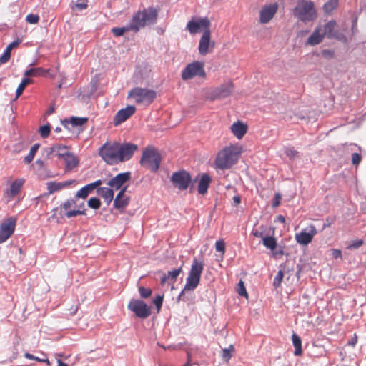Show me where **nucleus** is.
<instances>
[{"label":"nucleus","mask_w":366,"mask_h":366,"mask_svg":"<svg viewBox=\"0 0 366 366\" xmlns=\"http://www.w3.org/2000/svg\"><path fill=\"white\" fill-rule=\"evenodd\" d=\"M50 74V69H44L42 67L31 68L26 70L24 75L26 77L33 76H45L46 74Z\"/></svg>","instance_id":"31"},{"label":"nucleus","mask_w":366,"mask_h":366,"mask_svg":"<svg viewBox=\"0 0 366 366\" xmlns=\"http://www.w3.org/2000/svg\"><path fill=\"white\" fill-rule=\"evenodd\" d=\"M88 206L94 209H98L101 207V202L97 197H92L88 201Z\"/></svg>","instance_id":"41"},{"label":"nucleus","mask_w":366,"mask_h":366,"mask_svg":"<svg viewBox=\"0 0 366 366\" xmlns=\"http://www.w3.org/2000/svg\"><path fill=\"white\" fill-rule=\"evenodd\" d=\"M26 21L29 24H37L39 21V17L36 14H30L26 16Z\"/></svg>","instance_id":"49"},{"label":"nucleus","mask_w":366,"mask_h":366,"mask_svg":"<svg viewBox=\"0 0 366 366\" xmlns=\"http://www.w3.org/2000/svg\"><path fill=\"white\" fill-rule=\"evenodd\" d=\"M11 56L10 54H9L7 52H4V54L0 56V63L1 64H4V63H6L9 59H10Z\"/></svg>","instance_id":"54"},{"label":"nucleus","mask_w":366,"mask_h":366,"mask_svg":"<svg viewBox=\"0 0 366 366\" xmlns=\"http://www.w3.org/2000/svg\"><path fill=\"white\" fill-rule=\"evenodd\" d=\"M171 181L175 188L179 190H186L192 182V177L189 172L181 170L172 174Z\"/></svg>","instance_id":"11"},{"label":"nucleus","mask_w":366,"mask_h":366,"mask_svg":"<svg viewBox=\"0 0 366 366\" xmlns=\"http://www.w3.org/2000/svg\"><path fill=\"white\" fill-rule=\"evenodd\" d=\"M58 365L57 366H69L68 364L63 362L60 360H58Z\"/></svg>","instance_id":"64"},{"label":"nucleus","mask_w":366,"mask_h":366,"mask_svg":"<svg viewBox=\"0 0 366 366\" xmlns=\"http://www.w3.org/2000/svg\"><path fill=\"white\" fill-rule=\"evenodd\" d=\"M357 342V337L355 334L354 337L348 342V345H351L352 347H355Z\"/></svg>","instance_id":"58"},{"label":"nucleus","mask_w":366,"mask_h":366,"mask_svg":"<svg viewBox=\"0 0 366 366\" xmlns=\"http://www.w3.org/2000/svg\"><path fill=\"white\" fill-rule=\"evenodd\" d=\"M139 292L140 296L142 298H147V297H150L152 295V292L151 289L146 288L144 287H140L139 288Z\"/></svg>","instance_id":"45"},{"label":"nucleus","mask_w":366,"mask_h":366,"mask_svg":"<svg viewBox=\"0 0 366 366\" xmlns=\"http://www.w3.org/2000/svg\"><path fill=\"white\" fill-rule=\"evenodd\" d=\"M24 183V180L23 179H18L11 184L10 187L4 192V197L8 202L12 200L20 192Z\"/></svg>","instance_id":"20"},{"label":"nucleus","mask_w":366,"mask_h":366,"mask_svg":"<svg viewBox=\"0 0 366 366\" xmlns=\"http://www.w3.org/2000/svg\"><path fill=\"white\" fill-rule=\"evenodd\" d=\"M281 195L280 194H276L274 196V201L272 202L273 207H277L280 204Z\"/></svg>","instance_id":"56"},{"label":"nucleus","mask_w":366,"mask_h":366,"mask_svg":"<svg viewBox=\"0 0 366 366\" xmlns=\"http://www.w3.org/2000/svg\"><path fill=\"white\" fill-rule=\"evenodd\" d=\"M127 187H124L116 196L114 201V207L117 209H124L129 203L130 197L125 194Z\"/></svg>","instance_id":"22"},{"label":"nucleus","mask_w":366,"mask_h":366,"mask_svg":"<svg viewBox=\"0 0 366 366\" xmlns=\"http://www.w3.org/2000/svg\"><path fill=\"white\" fill-rule=\"evenodd\" d=\"M283 254V250L280 249L279 251H273L272 252V257L274 258H277L278 256H281Z\"/></svg>","instance_id":"60"},{"label":"nucleus","mask_w":366,"mask_h":366,"mask_svg":"<svg viewBox=\"0 0 366 366\" xmlns=\"http://www.w3.org/2000/svg\"><path fill=\"white\" fill-rule=\"evenodd\" d=\"M153 303L157 307V310L159 311L160 308L162 307V303H163V296H160V295L157 296L154 299Z\"/></svg>","instance_id":"50"},{"label":"nucleus","mask_w":366,"mask_h":366,"mask_svg":"<svg viewBox=\"0 0 366 366\" xmlns=\"http://www.w3.org/2000/svg\"><path fill=\"white\" fill-rule=\"evenodd\" d=\"M69 152V148L67 146L56 144L49 148L48 155H54L58 159H64Z\"/></svg>","instance_id":"25"},{"label":"nucleus","mask_w":366,"mask_h":366,"mask_svg":"<svg viewBox=\"0 0 366 366\" xmlns=\"http://www.w3.org/2000/svg\"><path fill=\"white\" fill-rule=\"evenodd\" d=\"M292 343L295 347V355L299 356L302 354V340L300 337L294 333L292 336Z\"/></svg>","instance_id":"33"},{"label":"nucleus","mask_w":366,"mask_h":366,"mask_svg":"<svg viewBox=\"0 0 366 366\" xmlns=\"http://www.w3.org/2000/svg\"><path fill=\"white\" fill-rule=\"evenodd\" d=\"M16 218L11 217L4 220L0 225V244L6 242L14 232Z\"/></svg>","instance_id":"14"},{"label":"nucleus","mask_w":366,"mask_h":366,"mask_svg":"<svg viewBox=\"0 0 366 366\" xmlns=\"http://www.w3.org/2000/svg\"><path fill=\"white\" fill-rule=\"evenodd\" d=\"M203 269L204 264L199 262L196 258L194 259L186 280V284L179 295V299L182 298L185 291L194 290L198 286Z\"/></svg>","instance_id":"5"},{"label":"nucleus","mask_w":366,"mask_h":366,"mask_svg":"<svg viewBox=\"0 0 366 366\" xmlns=\"http://www.w3.org/2000/svg\"><path fill=\"white\" fill-rule=\"evenodd\" d=\"M277 221L281 222V223H285V218L284 216L280 214L277 217Z\"/></svg>","instance_id":"63"},{"label":"nucleus","mask_w":366,"mask_h":366,"mask_svg":"<svg viewBox=\"0 0 366 366\" xmlns=\"http://www.w3.org/2000/svg\"><path fill=\"white\" fill-rule=\"evenodd\" d=\"M215 43L211 41V31L209 29H206L203 31L202 36L200 38L198 50L202 56H205L212 53L214 48Z\"/></svg>","instance_id":"15"},{"label":"nucleus","mask_w":366,"mask_h":366,"mask_svg":"<svg viewBox=\"0 0 366 366\" xmlns=\"http://www.w3.org/2000/svg\"><path fill=\"white\" fill-rule=\"evenodd\" d=\"M210 24V21L207 17L199 18L197 20L188 21L187 29L191 34H194L198 33L200 29H203L204 31L209 29Z\"/></svg>","instance_id":"16"},{"label":"nucleus","mask_w":366,"mask_h":366,"mask_svg":"<svg viewBox=\"0 0 366 366\" xmlns=\"http://www.w3.org/2000/svg\"><path fill=\"white\" fill-rule=\"evenodd\" d=\"M128 308L132 311L137 317L145 319L151 315L150 307L142 300L132 299Z\"/></svg>","instance_id":"12"},{"label":"nucleus","mask_w":366,"mask_h":366,"mask_svg":"<svg viewBox=\"0 0 366 366\" xmlns=\"http://www.w3.org/2000/svg\"><path fill=\"white\" fill-rule=\"evenodd\" d=\"M137 149L138 145L133 143L107 141L100 147L99 155L107 164L115 165L129 160Z\"/></svg>","instance_id":"1"},{"label":"nucleus","mask_w":366,"mask_h":366,"mask_svg":"<svg viewBox=\"0 0 366 366\" xmlns=\"http://www.w3.org/2000/svg\"><path fill=\"white\" fill-rule=\"evenodd\" d=\"M88 121V118L86 117H72L71 119H70V123L73 125V126H81L83 125L84 124L86 123Z\"/></svg>","instance_id":"40"},{"label":"nucleus","mask_w":366,"mask_h":366,"mask_svg":"<svg viewBox=\"0 0 366 366\" xmlns=\"http://www.w3.org/2000/svg\"><path fill=\"white\" fill-rule=\"evenodd\" d=\"M132 178V173L126 172L118 174L114 177L112 178L107 184L112 188L116 189H120L126 182H129Z\"/></svg>","instance_id":"18"},{"label":"nucleus","mask_w":366,"mask_h":366,"mask_svg":"<svg viewBox=\"0 0 366 366\" xmlns=\"http://www.w3.org/2000/svg\"><path fill=\"white\" fill-rule=\"evenodd\" d=\"M237 292H238V294L241 296H244L246 297H248V294H247L246 288L244 285V282L242 280H240L239 282L238 283Z\"/></svg>","instance_id":"47"},{"label":"nucleus","mask_w":366,"mask_h":366,"mask_svg":"<svg viewBox=\"0 0 366 366\" xmlns=\"http://www.w3.org/2000/svg\"><path fill=\"white\" fill-rule=\"evenodd\" d=\"M157 16L158 11L153 7H149L142 11L135 13L131 21L133 31L137 32L140 28L156 23Z\"/></svg>","instance_id":"3"},{"label":"nucleus","mask_w":366,"mask_h":366,"mask_svg":"<svg viewBox=\"0 0 366 366\" xmlns=\"http://www.w3.org/2000/svg\"><path fill=\"white\" fill-rule=\"evenodd\" d=\"M75 180H69L66 182H49L46 183L48 193L47 194H51L56 192H58L64 188L71 186Z\"/></svg>","instance_id":"26"},{"label":"nucleus","mask_w":366,"mask_h":366,"mask_svg":"<svg viewBox=\"0 0 366 366\" xmlns=\"http://www.w3.org/2000/svg\"><path fill=\"white\" fill-rule=\"evenodd\" d=\"M285 153L290 159L296 158L298 155V152L292 147L287 148Z\"/></svg>","instance_id":"46"},{"label":"nucleus","mask_w":366,"mask_h":366,"mask_svg":"<svg viewBox=\"0 0 366 366\" xmlns=\"http://www.w3.org/2000/svg\"><path fill=\"white\" fill-rule=\"evenodd\" d=\"M336 26V21H330L322 26V32L325 36L328 38H335L341 41H346V37L344 34L339 33L335 29Z\"/></svg>","instance_id":"17"},{"label":"nucleus","mask_w":366,"mask_h":366,"mask_svg":"<svg viewBox=\"0 0 366 366\" xmlns=\"http://www.w3.org/2000/svg\"><path fill=\"white\" fill-rule=\"evenodd\" d=\"M51 132V127L49 124L41 126L39 128V132L42 138H47Z\"/></svg>","instance_id":"42"},{"label":"nucleus","mask_w":366,"mask_h":366,"mask_svg":"<svg viewBox=\"0 0 366 366\" xmlns=\"http://www.w3.org/2000/svg\"><path fill=\"white\" fill-rule=\"evenodd\" d=\"M331 224H332V223L328 219H326V222H325L322 226V229L330 227Z\"/></svg>","instance_id":"61"},{"label":"nucleus","mask_w":366,"mask_h":366,"mask_svg":"<svg viewBox=\"0 0 366 366\" xmlns=\"http://www.w3.org/2000/svg\"><path fill=\"white\" fill-rule=\"evenodd\" d=\"M212 182V178L208 174H203L198 184V192L200 194H205Z\"/></svg>","instance_id":"29"},{"label":"nucleus","mask_w":366,"mask_h":366,"mask_svg":"<svg viewBox=\"0 0 366 366\" xmlns=\"http://www.w3.org/2000/svg\"><path fill=\"white\" fill-rule=\"evenodd\" d=\"M133 31L132 24L130 22V24L124 26V27H114L112 29V34L116 36H122L125 32Z\"/></svg>","instance_id":"36"},{"label":"nucleus","mask_w":366,"mask_h":366,"mask_svg":"<svg viewBox=\"0 0 366 366\" xmlns=\"http://www.w3.org/2000/svg\"><path fill=\"white\" fill-rule=\"evenodd\" d=\"M252 234L256 237H262L263 239L264 237V232L263 229L262 230H259V229H253L252 232Z\"/></svg>","instance_id":"55"},{"label":"nucleus","mask_w":366,"mask_h":366,"mask_svg":"<svg viewBox=\"0 0 366 366\" xmlns=\"http://www.w3.org/2000/svg\"><path fill=\"white\" fill-rule=\"evenodd\" d=\"M234 345H230L227 348L223 349L222 354V358L224 360H226L227 362H228L229 360V359L232 357V353L234 352Z\"/></svg>","instance_id":"39"},{"label":"nucleus","mask_w":366,"mask_h":366,"mask_svg":"<svg viewBox=\"0 0 366 366\" xmlns=\"http://www.w3.org/2000/svg\"><path fill=\"white\" fill-rule=\"evenodd\" d=\"M215 249L217 252H220L222 254L225 252V243L224 240L219 239L215 243Z\"/></svg>","instance_id":"48"},{"label":"nucleus","mask_w":366,"mask_h":366,"mask_svg":"<svg viewBox=\"0 0 366 366\" xmlns=\"http://www.w3.org/2000/svg\"><path fill=\"white\" fill-rule=\"evenodd\" d=\"M21 41L19 40H17V41H13L11 42V44H9V46L13 49L14 48H16L19 44H20Z\"/></svg>","instance_id":"59"},{"label":"nucleus","mask_w":366,"mask_h":366,"mask_svg":"<svg viewBox=\"0 0 366 366\" xmlns=\"http://www.w3.org/2000/svg\"><path fill=\"white\" fill-rule=\"evenodd\" d=\"M97 194L101 196L109 205L114 198V191L108 187H99L97 191Z\"/></svg>","instance_id":"32"},{"label":"nucleus","mask_w":366,"mask_h":366,"mask_svg":"<svg viewBox=\"0 0 366 366\" xmlns=\"http://www.w3.org/2000/svg\"><path fill=\"white\" fill-rule=\"evenodd\" d=\"M277 4L264 6L259 13V21L262 24L268 23L275 15L277 11Z\"/></svg>","instance_id":"19"},{"label":"nucleus","mask_w":366,"mask_h":366,"mask_svg":"<svg viewBox=\"0 0 366 366\" xmlns=\"http://www.w3.org/2000/svg\"><path fill=\"white\" fill-rule=\"evenodd\" d=\"M331 255L335 259L342 258V252L337 249H331Z\"/></svg>","instance_id":"53"},{"label":"nucleus","mask_w":366,"mask_h":366,"mask_svg":"<svg viewBox=\"0 0 366 366\" xmlns=\"http://www.w3.org/2000/svg\"><path fill=\"white\" fill-rule=\"evenodd\" d=\"M242 152V147L239 144H230L219 151L214 159V168L222 170L229 169L237 163Z\"/></svg>","instance_id":"2"},{"label":"nucleus","mask_w":366,"mask_h":366,"mask_svg":"<svg viewBox=\"0 0 366 366\" xmlns=\"http://www.w3.org/2000/svg\"><path fill=\"white\" fill-rule=\"evenodd\" d=\"M182 272V266L174 269L172 271H169L167 274H164L161 278V285H164L167 282H169L173 284L176 282L178 276Z\"/></svg>","instance_id":"28"},{"label":"nucleus","mask_w":366,"mask_h":366,"mask_svg":"<svg viewBox=\"0 0 366 366\" xmlns=\"http://www.w3.org/2000/svg\"><path fill=\"white\" fill-rule=\"evenodd\" d=\"M234 89V83L232 80H229L217 87L206 90L204 92V98L209 101L224 99L231 95Z\"/></svg>","instance_id":"9"},{"label":"nucleus","mask_w":366,"mask_h":366,"mask_svg":"<svg viewBox=\"0 0 366 366\" xmlns=\"http://www.w3.org/2000/svg\"><path fill=\"white\" fill-rule=\"evenodd\" d=\"M363 244V241L361 239L352 242L347 248L348 249H357Z\"/></svg>","instance_id":"51"},{"label":"nucleus","mask_w":366,"mask_h":366,"mask_svg":"<svg viewBox=\"0 0 366 366\" xmlns=\"http://www.w3.org/2000/svg\"><path fill=\"white\" fill-rule=\"evenodd\" d=\"M162 161L161 154L154 147H147L142 152L139 163L144 168L156 172L160 166Z\"/></svg>","instance_id":"4"},{"label":"nucleus","mask_w":366,"mask_h":366,"mask_svg":"<svg viewBox=\"0 0 366 366\" xmlns=\"http://www.w3.org/2000/svg\"><path fill=\"white\" fill-rule=\"evenodd\" d=\"M283 277H284L283 272L282 270H280L274 279L273 285L275 287H278L280 285V284L283 280Z\"/></svg>","instance_id":"44"},{"label":"nucleus","mask_w":366,"mask_h":366,"mask_svg":"<svg viewBox=\"0 0 366 366\" xmlns=\"http://www.w3.org/2000/svg\"><path fill=\"white\" fill-rule=\"evenodd\" d=\"M157 97V92L153 89L142 87H134L128 93L127 98L133 100L139 105L147 107L151 104Z\"/></svg>","instance_id":"6"},{"label":"nucleus","mask_w":366,"mask_h":366,"mask_svg":"<svg viewBox=\"0 0 366 366\" xmlns=\"http://www.w3.org/2000/svg\"><path fill=\"white\" fill-rule=\"evenodd\" d=\"M39 148V144H34L31 147L28 155L24 157V162L26 164L31 163L32 162V160L34 159V157L36 152L38 151Z\"/></svg>","instance_id":"37"},{"label":"nucleus","mask_w":366,"mask_h":366,"mask_svg":"<svg viewBox=\"0 0 366 366\" xmlns=\"http://www.w3.org/2000/svg\"><path fill=\"white\" fill-rule=\"evenodd\" d=\"M102 181L100 179L97 180L92 183L88 184L81 188L76 193V198H81L83 199H86L89 194H91L95 189L99 187L102 184Z\"/></svg>","instance_id":"23"},{"label":"nucleus","mask_w":366,"mask_h":366,"mask_svg":"<svg viewBox=\"0 0 366 366\" xmlns=\"http://www.w3.org/2000/svg\"><path fill=\"white\" fill-rule=\"evenodd\" d=\"M24 357L26 359H29V360H36V361L39 362H46L47 365L50 364V362H49V360L47 358L41 359V358H39L38 357H36V356L33 355L31 353H29V352H26L24 354Z\"/></svg>","instance_id":"43"},{"label":"nucleus","mask_w":366,"mask_h":366,"mask_svg":"<svg viewBox=\"0 0 366 366\" xmlns=\"http://www.w3.org/2000/svg\"><path fill=\"white\" fill-rule=\"evenodd\" d=\"M63 159L65 162V169L66 171L72 170L79 164V159L77 157L74 153L70 152Z\"/></svg>","instance_id":"30"},{"label":"nucleus","mask_w":366,"mask_h":366,"mask_svg":"<svg viewBox=\"0 0 366 366\" xmlns=\"http://www.w3.org/2000/svg\"><path fill=\"white\" fill-rule=\"evenodd\" d=\"M204 66V64L201 61H194L189 64L182 71V79L183 80H188L195 76L204 78L206 73Z\"/></svg>","instance_id":"10"},{"label":"nucleus","mask_w":366,"mask_h":366,"mask_svg":"<svg viewBox=\"0 0 366 366\" xmlns=\"http://www.w3.org/2000/svg\"><path fill=\"white\" fill-rule=\"evenodd\" d=\"M362 157L360 154H359L358 153H353L352 154V162L354 165H358L360 163Z\"/></svg>","instance_id":"52"},{"label":"nucleus","mask_w":366,"mask_h":366,"mask_svg":"<svg viewBox=\"0 0 366 366\" xmlns=\"http://www.w3.org/2000/svg\"><path fill=\"white\" fill-rule=\"evenodd\" d=\"M317 234L316 227L310 224L307 228L302 229L300 232L296 233L295 239L297 244L306 246L312 242L314 237Z\"/></svg>","instance_id":"13"},{"label":"nucleus","mask_w":366,"mask_h":366,"mask_svg":"<svg viewBox=\"0 0 366 366\" xmlns=\"http://www.w3.org/2000/svg\"><path fill=\"white\" fill-rule=\"evenodd\" d=\"M75 6L79 9V10H82V9H85L87 8V4L86 2H81V3H77L76 4Z\"/></svg>","instance_id":"57"},{"label":"nucleus","mask_w":366,"mask_h":366,"mask_svg":"<svg viewBox=\"0 0 366 366\" xmlns=\"http://www.w3.org/2000/svg\"><path fill=\"white\" fill-rule=\"evenodd\" d=\"M233 201L235 203V204H239L241 202V198L239 196H234L233 197Z\"/></svg>","instance_id":"62"},{"label":"nucleus","mask_w":366,"mask_h":366,"mask_svg":"<svg viewBox=\"0 0 366 366\" xmlns=\"http://www.w3.org/2000/svg\"><path fill=\"white\" fill-rule=\"evenodd\" d=\"M33 82H34V81L31 78L26 77V78L23 79L21 82L17 87V89L16 92V99L19 98L22 94V93L24 92L26 86H28L29 84H33Z\"/></svg>","instance_id":"34"},{"label":"nucleus","mask_w":366,"mask_h":366,"mask_svg":"<svg viewBox=\"0 0 366 366\" xmlns=\"http://www.w3.org/2000/svg\"><path fill=\"white\" fill-rule=\"evenodd\" d=\"M294 14L302 21H313L317 18L314 4L310 1H299L295 8Z\"/></svg>","instance_id":"8"},{"label":"nucleus","mask_w":366,"mask_h":366,"mask_svg":"<svg viewBox=\"0 0 366 366\" xmlns=\"http://www.w3.org/2000/svg\"><path fill=\"white\" fill-rule=\"evenodd\" d=\"M135 111V107L132 105L127 106L126 108L120 109L114 117V124L118 125L125 122L134 114Z\"/></svg>","instance_id":"21"},{"label":"nucleus","mask_w":366,"mask_h":366,"mask_svg":"<svg viewBox=\"0 0 366 366\" xmlns=\"http://www.w3.org/2000/svg\"><path fill=\"white\" fill-rule=\"evenodd\" d=\"M262 243L267 249H269L272 251H274L277 245L276 239L271 236L263 237Z\"/></svg>","instance_id":"35"},{"label":"nucleus","mask_w":366,"mask_h":366,"mask_svg":"<svg viewBox=\"0 0 366 366\" xmlns=\"http://www.w3.org/2000/svg\"><path fill=\"white\" fill-rule=\"evenodd\" d=\"M338 4V0H329L323 6V9L326 13L332 12Z\"/></svg>","instance_id":"38"},{"label":"nucleus","mask_w":366,"mask_h":366,"mask_svg":"<svg viewBox=\"0 0 366 366\" xmlns=\"http://www.w3.org/2000/svg\"><path fill=\"white\" fill-rule=\"evenodd\" d=\"M324 37L325 36L322 32V26H318L307 39L306 44L310 46L317 45L322 41Z\"/></svg>","instance_id":"27"},{"label":"nucleus","mask_w":366,"mask_h":366,"mask_svg":"<svg viewBox=\"0 0 366 366\" xmlns=\"http://www.w3.org/2000/svg\"><path fill=\"white\" fill-rule=\"evenodd\" d=\"M59 209L62 214L67 218L86 214L84 202L78 203V198H76V196L61 204Z\"/></svg>","instance_id":"7"},{"label":"nucleus","mask_w":366,"mask_h":366,"mask_svg":"<svg viewBox=\"0 0 366 366\" xmlns=\"http://www.w3.org/2000/svg\"><path fill=\"white\" fill-rule=\"evenodd\" d=\"M247 129V124L239 120L234 122L230 127L232 133L238 139H242L243 138L246 134Z\"/></svg>","instance_id":"24"}]
</instances>
